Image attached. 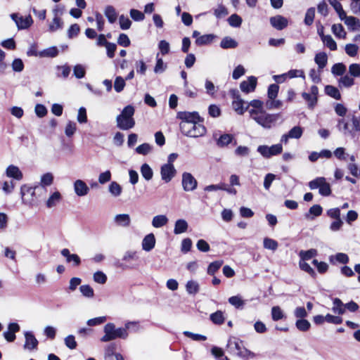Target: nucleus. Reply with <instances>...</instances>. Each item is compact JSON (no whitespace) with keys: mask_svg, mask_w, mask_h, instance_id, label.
Returning a JSON list of instances; mask_svg holds the SVG:
<instances>
[{"mask_svg":"<svg viewBox=\"0 0 360 360\" xmlns=\"http://www.w3.org/2000/svg\"><path fill=\"white\" fill-rule=\"evenodd\" d=\"M138 322L136 321H127L124 324V327L115 328V325L113 323H108L103 328V332L105 335L101 337V341L103 342H107L114 340L117 338L127 339L129 333L128 330L131 329L132 326H135L138 328Z\"/></svg>","mask_w":360,"mask_h":360,"instance_id":"obj_1","label":"nucleus"},{"mask_svg":"<svg viewBox=\"0 0 360 360\" xmlns=\"http://www.w3.org/2000/svg\"><path fill=\"white\" fill-rule=\"evenodd\" d=\"M134 107L131 105L125 106L121 113L116 117L117 127L121 130H129L135 126L134 115Z\"/></svg>","mask_w":360,"mask_h":360,"instance_id":"obj_2","label":"nucleus"},{"mask_svg":"<svg viewBox=\"0 0 360 360\" xmlns=\"http://www.w3.org/2000/svg\"><path fill=\"white\" fill-rule=\"evenodd\" d=\"M250 117L259 125L265 129H271L276 126V122L281 118L280 113L269 114L264 112L259 113L255 109L250 111Z\"/></svg>","mask_w":360,"mask_h":360,"instance_id":"obj_3","label":"nucleus"},{"mask_svg":"<svg viewBox=\"0 0 360 360\" xmlns=\"http://www.w3.org/2000/svg\"><path fill=\"white\" fill-rule=\"evenodd\" d=\"M201 122H185L180 123L179 127L181 133L189 137L198 138L206 134L205 127L200 123Z\"/></svg>","mask_w":360,"mask_h":360,"instance_id":"obj_4","label":"nucleus"},{"mask_svg":"<svg viewBox=\"0 0 360 360\" xmlns=\"http://www.w3.org/2000/svg\"><path fill=\"white\" fill-rule=\"evenodd\" d=\"M308 185L311 190L319 188V193L322 196H329L332 193L330 185L325 177H316L310 181Z\"/></svg>","mask_w":360,"mask_h":360,"instance_id":"obj_5","label":"nucleus"},{"mask_svg":"<svg viewBox=\"0 0 360 360\" xmlns=\"http://www.w3.org/2000/svg\"><path fill=\"white\" fill-rule=\"evenodd\" d=\"M257 150L264 158H269L271 156L281 153L283 151V146L281 143L272 145L271 146L261 145L257 147Z\"/></svg>","mask_w":360,"mask_h":360,"instance_id":"obj_6","label":"nucleus"},{"mask_svg":"<svg viewBox=\"0 0 360 360\" xmlns=\"http://www.w3.org/2000/svg\"><path fill=\"white\" fill-rule=\"evenodd\" d=\"M10 17L15 22L19 30H27L33 24V20L30 15L24 17L19 13H11Z\"/></svg>","mask_w":360,"mask_h":360,"instance_id":"obj_7","label":"nucleus"},{"mask_svg":"<svg viewBox=\"0 0 360 360\" xmlns=\"http://www.w3.org/2000/svg\"><path fill=\"white\" fill-rule=\"evenodd\" d=\"M181 184L184 191L189 192L197 188L198 181L191 173L185 172L182 174Z\"/></svg>","mask_w":360,"mask_h":360,"instance_id":"obj_8","label":"nucleus"},{"mask_svg":"<svg viewBox=\"0 0 360 360\" xmlns=\"http://www.w3.org/2000/svg\"><path fill=\"white\" fill-rule=\"evenodd\" d=\"M295 77L304 78V73L302 69H291L286 73L281 75H274L273 78L277 83H283L287 79H292Z\"/></svg>","mask_w":360,"mask_h":360,"instance_id":"obj_9","label":"nucleus"},{"mask_svg":"<svg viewBox=\"0 0 360 360\" xmlns=\"http://www.w3.org/2000/svg\"><path fill=\"white\" fill-rule=\"evenodd\" d=\"M176 118L181 120L180 123L203 122L198 112L181 111L177 113Z\"/></svg>","mask_w":360,"mask_h":360,"instance_id":"obj_10","label":"nucleus"},{"mask_svg":"<svg viewBox=\"0 0 360 360\" xmlns=\"http://www.w3.org/2000/svg\"><path fill=\"white\" fill-rule=\"evenodd\" d=\"M176 173V169L172 163L164 164L161 166V178L165 183L169 182L174 177Z\"/></svg>","mask_w":360,"mask_h":360,"instance_id":"obj_11","label":"nucleus"},{"mask_svg":"<svg viewBox=\"0 0 360 360\" xmlns=\"http://www.w3.org/2000/svg\"><path fill=\"white\" fill-rule=\"evenodd\" d=\"M269 21L271 26L277 30H282L288 25V19L281 15L271 17Z\"/></svg>","mask_w":360,"mask_h":360,"instance_id":"obj_12","label":"nucleus"},{"mask_svg":"<svg viewBox=\"0 0 360 360\" xmlns=\"http://www.w3.org/2000/svg\"><path fill=\"white\" fill-rule=\"evenodd\" d=\"M257 77L250 76L247 81H243L240 84V88L243 92L248 94L254 91L257 86Z\"/></svg>","mask_w":360,"mask_h":360,"instance_id":"obj_13","label":"nucleus"},{"mask_svg":"<svg viewBox=\"0 0 360 360\" xmlns=\"http://www.w3.org/2000/svg\"><path fill=\"white\" fill-rule=\"evenodd\" d=\"M6 175L8 178H12L17 181H20L23 178L22 172L18 167L14 165H10L6 169Z\"/></svg>","mask_w":360,"mask_h":360,"instance_id":"obj_14","label":"nucleus"},{"mask_svg":"<svg viewBox=\"0 0 360 360\" xmlns=\"http://www.w3.org/2000/svg\"><path fill=\"white\" fill-rule=\"evenodd\" d=\"M74 190L77 195L80 197L87 195L89 192V188L86 184L81 179L75 181Z\"/></svg>","mask_w":360,"mask_h":360,"instance_id":"obj_15","label":"nucleus"},{"mask_svg":"<svg viewBox=\"0 0 360 360\" xmlns=\"http://www.w3.org/2000/svg\"><path fill=\"white\" fill-rule=\"evenodd\" d=\"M24 335L25 338L24 348L30 350L37 348L39 342L32 332L26 331Z\"/></svg>","mask_w":360,"mask_h":360,"instance_id":"obj_16","label":"nucleus"},{"mask_svg":"<svg viewBox=\"0 0 360 360\" xmlns=\"http://www.w3.org/2000/svg\"><path fill=\"white\" fill-rule=\"evenodd\" d=\"M155 245V238L153 233L146 235L142 241V248L143 250L149 252L154 248Z\"/></svg>","mask_w":360,"mask_h":360,"instance_id":"obj_17","label":"nucleus"},{"mask_svg":"<svg viewBox=\"0 0 360 360\" xmlns=\"http://www.w3.org/2000/svg\"><path fill=\"white\" fill-rule=\"evenodd\" d=\"M115 223L120 226L128 227L131 223V219L128 214H119L114 217Z\"/></svg>","mask_w":360,"mask_h":360,"instance_id":"obj_18","label":"nucleus"},{"mask_svg":"<svg viewBox=\"0 0 360 360\" xmlns=\"http://www.w3.org/2000/svg\"><path fill=\"white\" fill-rule=\"evenodd\" d=\"M38 190H42V188L40 187V186H37L34 187H30L27 185H22L20 188V194L22 200L24 203H25V195L28 193L30 194L32 196H34L35 195L36 191Z\"/></svg>","mask_w":360,"mask_h":360,"instance_id":"obj_19","label":"nucleus"},{"mask_svg":"<svg viewBox=\"0 0 360 360\" xmlns=\"http://www.w3.org/2000/svg\"><path fill=\"white\" fill-rule=\"evenodd\" d=\"M188 224L185 219H180L175 221L174 233L179 235L187 231Z\"/></svg>","mask_w":360,"mask_h":360,"instance_id":"obj_20","label":"nucleus"},{"mask_svg":"<svg viewBox=\"0 0 360 360\" xmlns=\"http://www.w3.org/2000/svg\"><path fill=\"white\" fill-rule=\"evenodd\" d=\"M323 212V208L319 205H314L311 206L309 212L304 214L305 218L308 219H314L315 217H319L321 215Z\"/></svg>","mask_w":360,"mask_h":360,"instance_id":"obj_21","label":"nucleus"},{"mask_svg":"<svg viewBox=\"0 0 360 360\" xmlns=\"http://www.w3.org/2000/svg\"><path fill=\"white\" fill-rule=\"evenodd\" d=\"M333 307H332V311L335 314H338L339 315H342L345 312V304L342 302V300L338 297H335L333 300Z\"/></svg>","mask_w":360,"mask_h":360,"instance_id":"obj_22","label":"nucleus"},{"mask_svg":"<svg viewBox=\"0 0 360 360\" xmlns=\"http://www.w3.org/2000/svg\"><path fill=\"white\" fill-rule=\"evenodd\" d=\"M345 24L352 31L360 30V20L354 16H349L347 18Z\"/></svg>","mask_w":360,"mask_h":360,"instance_id":"obj_23","label":"nucleus"},{"mask_svg":"<svg viewBox=\"0 0 360 360\" xmlns=\"http://www.w3.org/2000/svg\"><path fill=\"white\" fill-rule=\"evenodd\" d=\"M215 38L216 36L213 34L201 35L200 37H198V39H195V44L198 46L208 45L210 44Z\"/></svg>","mask_w":360,"mask_h":360,"instance_id":"obj_24","label":"nucleus"},{"mask_svg":"<svg viewBox=\"0 0 360 360\" xmlns=\"http://www.w3.org/2000/svg\"><path fill=\"white\" fill-rule=\"evenodd\" d=\"M233 139L234 138L232 134H224L217 139V145L220 148L225 147L232 143Z\"/></svg>","mask_w":360,"mask_h":360,"instance_id":"obj_25","label":"nucleus"},{"mask_svg":"<svg viewBox=\"0 0 360 360\" xmlns=\"http://www.w3.org/2000/svg\"><path fill=\"white\" fill-rule=\"evenodd\" d=\"M210 321L215 325H222L224 323L225 317L223 311L217 310L210 315Z\"/></svg>","mask_w":360,"mask_h":360,"instance_id":"obj_26","label":"nucleus"},{"mask_svg":"<svg viewBox=\"0 0 360 360\" xmlns=\"http://www.w3.org/2000/svg\"><path fill=\"white\" fill-rule=\"evenodd\" d=\"M168 222V218L166 215L159 214L153 218L152 225L155 228H160L166 225Z\"/></svg>","mask_w":360,"mask_h":360,"instance_id":"obj_27","label":"nucleus"},{"mask_svg":"<svg viewBox=\"0 0 360 360\" xmlns=\"http://www.w3.org/2000/svg\"><path fill=\"white\" fill-rule=\"evenodd\" d=\"M245 101L243 99L234 100L232 103V106L234 110L238 115H243L248 110V106H244Z\"/></svg>","mask_w":360,"mask_h":360,"instance_id":"obj_28","label":"nucleus"},{"mask_svg":"<svg viewBox=\"0 0 360 360\" xmlns=\"http://www.w3.org/2000/svg\"><path fill=\"white\" fill-rule=\"evenodd\" d=\"M241 342L242 341H240L238 339L235 338L229 339L227 344V347L229 348V352L231 353H233L235 351H237V352L243 351L240 346Z\"/></svg>","mask_w":360,"mask_h":360,"instance_id":"obj_29","label":"nucleus"},{"mask_svg":"<svg viewBox=\"0 0 360 360\" xmlns=\"http://www.w3.org/2000/svg\"><path fill=\"white\" fill-rule=\"evenodd\" d=\"M105 15L108 18L109 22L114 23L117 18V13L115 8L112 6H106L105 11Z\"/></svg>","mask_w":360,"mask_h":360,"instance_id":"obj_30","label":"nucleus"},{"mask_svg":"<svg viewBox=\"0 0 360 360\" xmlns=\"http://www.w3.org/2000/svg\"><path fill=\"white\" fill-rule=\"evenodd\" d=\"M334 259L340 264H346L349 262V257L345 253L339 252L335 255H330L329 257V261L331 264H334Z\"/></svg>","mask_w":360,"mask_h":360,"instance_id":"obj_31","label":"nucleus"},{"mask_svg":"<svg viewBox=\"0 0 360 360\" xmlns=\"http://www.w3.org/2000/svg\"><path fill=\"white\" fill-rule=\"evenodd\" d=\"M61 200V195L58 191L54 192L47 200L46 205L48 208L56 206Z\"/></svg>","mask_w":360,"mask_h":360,"instance_id":"obj_32","label":"nucleus"},{"mask_svg":"<svg viewBox=\"0 0 360 360\" xmlns=\"http://www.w3.org/2000/svg\"><path fill=\"white\" fill-rule=\"evenodd\" d=\"M141 174L146 181L151 180L153 176V169L147 163H144L141 165Z\"/></svg>","mask_w":360,"mask_h":360,"instance_id":"obj_33","label":"nucleus"},{"mask_svg":"<svg viewBox=\"0 0 360 360\" xmlns=\"http://www.w3.org/2000/svg\"><path fill=\"white\" fill-rule=\"evenodd\" d=\"M321 38L324 45H326L330 50L334 51L337 49V44L330 35L321 34Z\"/></svg>","mask_w":360,"mask_h":360,"instance_id":"obj_34","label":"nucleus"},{"mask_svg":"<svg viewBox=\"0 0 360 360\" xmlns=\"http://www.w3.org/2000/svg\"><path fill=\"white\" fill-rule=\"evenodd\" d=\"M186 289L188 294L195 295L200 290V285L197 281H188L186 285Z\"/></svg>","mask_w":360,"mask_h":360,"instance_id":"obj_35","label":"nucleus"},{"mask_svg":"<svg viewBox=\"0 0 360 360\" xmlns=\"http://www.w3.org/2000/svg\"><path fill=\"white\" fill-rule=\"evenodd\" d=\"M325 92L328 96H329L336 100H340L341 98V95H340V93L338 89L333 86H331V85L326 86Z\"/></svg>","mask_w":360,"mask_h":360,"instance_id":"obj_36","label":"nucleus"},{"mask_svg":"<svg viewBox=\"0 0 360 360\" xmlns=\"http://www.w3.org/2000/svg\"><path fill=\"white\" fill-rule=\"evenodd\" d=\"M237 46V41L229 37H226L223 38L220 43V46L222 49H234Z\"/></svg>","mask_w":360,"mask_h":360,"instance_id":"obj_37","label":"nucleus"},{"mask_svg":"<svg viewBox=\"0 0 360 360\" xmlns=\"http://www.w3.org/2000/svg\"><path fill=\"white\" fill-rule=\"evenodd\" d=\"M58 53V51L56 47H49L43 51H39L40 58H53Z\"/></svg>","mask_w":360,"mask_h":360,"instance_id":"obj_38","label":"nucleus"},{"mask_svg":"<svg viewBox=\"0 0 360 360\" xmlns=\"http://www.w3.org/2000/svg\"><path fill=\"white\" fill-rule=\"evenodd\" d=\"M299 266L301 270L307 272L308 274H309L313 278H316V273L312 269L310 265L306 262L305 260L300 259L299 262Z\"/></svg>","mask_w":360,"mask_h":360,"instance_id":"obj_39","label":"nucleus"},{"mask_svg":"<svg viewBox=\"0 0 360 360\" xmlns=\"http://www.w3.org/2000/svg\"><path fill=\"white\" fill-rule=\"evenodd\" d=\"M223 263L224 262L222 260H217V261L211 262L207 267V274H209L210 276H214V274L216 272H217L218 270L221 268Z\"/></svg>","mask_w":360,"mask_h":360,"instance_id":"obj_40","label":"nucleus"},{"mask_svg":"<svg viewBox=\"0 0 360 360\" xmlns=\"http://www.w3.org/2000/svg\"><path fill=\"white\" fill-rule=\"evenodd\" d=\"M318 252L316 249H309L308 250H301L299 256L300 259L307 261L316 256Z\"/></svg>","mask_w":360,"mask_h":360,"instance_id":"obj_41","label":"nucleus"},{"mask_svg":"<svg viewBox=\"0 0 360 360\" xmlns=\"http://www.w3.org/2000/svg\"><path fill=\"white\" fill-rule=\"evenodd\" d=\"M332 32L336 37L345 39L347 33L341 24H334L332 26Z\"/></svg>","mask_w":360,"mask_h":360,"instance_id":"obj_42","label":"nucleus"},{"mask_svg":"<svg viewBox=\"0 0 360 360\" xmlns=\"http://www.w3.org/2000/svg\"><path fill=\"white\" fill-rule=\"evenodd\" d=\"M339 129L340 131H343L344 134H349L352 137L355 136V133L352 129H349V124L345 121L344 119H341L338 121V125Z\"/></svg>","mask_w":360,"mask_h":360,"instance_id":"obj_43","label":"nucleus"},{"mask_svg":"<svg viewBox=\"0 0 360 360\" xmlns=\"http://www.w3.org/2000/svg\"><path fill=\"white\" fill-rule=\"evenodd\" d=\"M109 192L114 197H118L121 195L122 188V186L116 181H112L108 187Z\"/></svg>","mask_w":360,"mask_h":360,"instance_id":"obj_44","label":"nucleus"},{"mask_svg":"<svg viewBox=\"0 0 360 360\" xmlns=\"http://www.w3.org/2000/svg\"><path fill=\"white\" fill-rule=\"evenodd\" d=\"M296 328L302 332L308 331L311 327V323L305 319H297L295 322Z\"/></svg>","mask_w":360,"mask_h":360,"instance_id":"obj_45","label":"nucleus"},{"mask_svg":"<svg viewBox=\"0 0 360 360\" xmlns=\"http://www.w3.org/2000/svg\"><path fill=\"white\" fill-rule=\"evenodd\" d=\"M229 302L236 309H242L245 304L244 300L238 295L230 297Z\"/></svg>","mask_w":360,"mask_h":360,"instance_id":"obj_46","label":"nucleus"},{"mask_svg":"<svg viewBox=\"0 0 360 360\" xmlns=\"http://www.w3.org/2000/svg\"><path fill=\"white\" fill-rule=\"evenodd\" d=\"M302 96L307 102L308 107L311 109L314 108L317 103V97L306 92H303Z\"/></svg>","mask_w":360,"mask_h":360,"instance_id":"obj_47","label":"nucleus"},{"mask_svg":"<svg viewBox=\"0 0 360 360\" xmlns=\"http://www.w3.org/2000/svg\"><path fill=\"white\" fill-rule=\"evenodd\" d=\"M125 84V79L123 77L121 76L116 77L114 82L115 91L117 93L122 91Z\"/></svg>","mask_w":360,"mask_h":360,"instance_id":"obj_48","label":"nucleus"},{"mask_svg":"<svg viewBox=\"0 0 360 360\" xmlns=\"http://www.w3.org/2000/svg\"><path fill=\"white\" fill-rule=\"evenodd\" d=\"M264 248L271 250H276L278 248V242L269 238H265L263 241Z\"/></svg>","mask_w":360,"mask_h":360,"instance_id":"obj_49","label":"nucleus"},{"mask_svg":"<svg viewBox=\"0 0 360 360\" xmlns=\"http://www.w3.org/2000/svg\"><path fill=\"white\" fill-rule=\"evenodd\" d=\"M53 181V176L51 173H46L43 174L41 177V184L40 187L42 189L44 188L45 186H50L52 184Z\"/></svg>","mask_w":360,"mask_h":360,"instance_id":"obj_50","label":"nucleus"},{"mask_svg":"<svg viewBox=\"0 0 360 360\" xmlns=\"http://www.w3.org/2000/svg\"><path fill=\"white\" fill-rule=\"evenodd\" d=\"M271 317L274 321H279L284 317V314L281 307L278 306L273 307L271 309Z\"/></svg>","mask_w":360,"mask_h":360,"instance_id":"obj_51","label":"nucleus"},{"mask_svg":"<svg viewBox=\"0 0 360 360\" xmlns=\"http://www.w3.org/2000/svg\"><path fill=\"white\" fill-rule=\"evenodd\" d=\"M278 90H279V86L278 84H270L268 87V91H267L268 98L270 100L275 99L278 96Z\"/></svg>","mask_w":360,"mask_h":360,"instance_id":"obj_52","label":"nucleus"},{"mask_svg":"<svg viewBox=\"0 0 360 360\" xmlns=\"http://www.w3.org/2000/svg\"><path fill=\"white\" fill-rule=\"evenodd\" d=\"M79 290L83 296L91 298L94 295V289L89 285H82L79 287Z\"/></svg>","mask_w":360,"mask_h":360,"instance_id":"obj_53","label":"nucleus"},{"mask_svg":"<svg viewBox=\"0 0 360 360\" xmlns=\"http://www.w3.org/2000/svg\"><path fill=\"white\" fill-rule=\"evenodd\" d=\"M303 134V129L300 126L293 127L288 131V136H290V139H300Z\"/></svg>","mask_w":360,"mask_h":360,"instance_id":"obj_54","label":"nucleus"},{"mask_svg":"<svg viewBox=\"0 0 360 360\" xmlns=\"http://www.w3.org/2000/svg\"><path fill=\"white\" fill-rule=\"evenodd\" d=\"M315 62L319 68H324L327 63V55L325 53H319L316 55Z\"/></svg>","mask_w":360,"mask_h":360,"instance_id":"obj_55","label":"nucleus"},{"mask_svg":"<svg viewBox=\"0 0 360 360\" xmlns=\"http://www.w3.org/2000/svg\"><path fill=\"white\" fill-rule=\"evenodd\" d=\"M151 149L152 148L149 143H144L136 147V152L138 154L146 155L150 152Z\"/></svg>","mask_w":360,"mask_h":360,"instance_id":"obj_56","label":"nucleus"},{"mask_svg":"<svg viewBox=\"0 0 360 360\" xmlns=\"http://www.w3.org/2000/svg\"><path fill=\"white\" fill-rule=\"evenodd\" d=\"M77 130L76 123L72 121H69L65 129V134L68 137H71L74 135Z\"/></svg>","mask_w":360,"mask_h":360,"instance_id":"obj_57","label":"nucleus"},{"mask_svg":"<svg viewBox=\"0 0 360 360\" xmlns=\"http://www.w3.org/2000/svg\"><path fill=\"white\" fill-rule=\"evenodd\" d=\"M339 83L345 87H349L354 84V79L349 75H344L339 79Z\"/></svg>","mask_w":360,"mask_h":360,"instance_id":"obj_58","label":"nucleus"},{"mask_svg":"<svg viewBox=\"0 0 360 360\" xmlns=\"http://www.w3.org/2000/svg\"><path fill=\"white\" fill-rule=\"evenodd\" d=\"M315 15V9L314 8H310L307 11L304 18V23L307 25H311L314 19Z\"/></svg>","mask_w":360,"mask_h":360,"instance_id":"obj_59","label":"nucleus"},{"mask_svg":"<svg viewBox=\"0 0 360 360\" xmlns=\"http://www.w3.org/2000/svg\"><path fill=\"white\" fill-rule=\"evenodd\" d=\"M183 333L186 337L190 338L195 341H205L207 340V337L203 335L193 333L190 331H184Z\"/></svg>","mask_w":360,"mask_h":360,"instance_id":"obj_60","label":"nucleus"},{"mask_svg":"<svg viewBox=\"0 0 360 360\" xmlns=\"http://www.w3.org/2000/svg\"><path fill=\"white\" fill-rule=\"evenodd\" d=\"M229 23L231 26L234 27H240L242 23L241 18L237 14L231 15L228 19Z\"/></svg>","mask_w":360,"mask_h":360,"instance_id":"obj_61","label":"nucleus"},{"mask_svg":"<svg viewBox=\"0 0 360 360\" xmlns=\"http://www.w3.org/2000/svg\"><path fill=\"white\" fill-rule=\"evenodd\" d=\"M94 281L100 284H104L107 281V276L103 272L98 271L94 274Z\"/></svg>","mask_w":360,"mask_h":360,"instance_id":"obj_62","label":"nucleus"},{"mask_svg":"<svg viewBox=\"0 0 360 360\" xmlns=\"http://www.w3.org/2000/svg\"><path fill=\"white\" fill-rule=\"evenodd\" d=\"M64 341L65 346L70 349H75L77 346V342L75 341V338L72 335H68L65 338Z\"/></svg>","mask_w":360,"mask_h":360,"instance_id":"obj_63","label":"nucleus"},{"mask_svg":"<svg viewBox=\"0 0 360 360\" xmlns=\"http://www.w3.org/2000/svg\"><path fill=\"white\" fill-rule=\"evenodd\" d=\"M196 247L199 251L202 252H207L210 249V245L208 244V243L203 239H200L198 240Z\"/></svg>","mask_w":360,"mask_h":360,"instance_id":"obj_64","label":"nucleus"}]
</instances>
